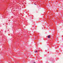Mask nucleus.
I'll return each mask as SVG.
<instances>
[{"label":"nucleus","mask_w":63,"mask_h":63,"mask_svg":"<svg viewBox=\"0 0 63 63\" xmlns=\"http://www.w3.org/2000/svg\"><path fill=\"white\" fill-rule=\"evenodd\" d=\"M48 38H50V35H48Z\"/></svg>","instance_id":"f257e3e1"},{"label":"nucleus","mask_w":63,"mask_h":63,"mask_svg":"<svg viewBox=\"0 0 63 63\" xmlns=\"http://www.w3.org/2000/svg\"><path fill=\"white\" fill-rule=\"evenodd\" d=\"M35 52V53H36V52H38V51H34Z\"/></svg>","instance_id":"f03ea898"},{"label":"nucleus","mask_w":63,"mask_h":63,"mask_svg":"<svg viewBox=\"0 0 63 63\" xmlns=\"http://www.w3.org/2000/svg\"><path fill=\"white\" fill-rule=\"evenodd\" d=\"M33 63H35V62H33Z\"/></svg>","instance_id":"7ed1b4c3"},{"label":"nucleus","mask_w":63,"mask_h":63,"mask_svg":"<svg viewBox=\"0 0 63 63\" xmlns=\"http://www.w3.org/2000/svg\"><path fill=\"white\" fill-rule=\"evenodd\" d=\"M35 5H36V4H34Z\"/></svg>","instance_id":"20e7f679"}]
</instances>
